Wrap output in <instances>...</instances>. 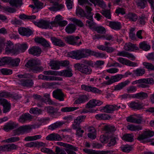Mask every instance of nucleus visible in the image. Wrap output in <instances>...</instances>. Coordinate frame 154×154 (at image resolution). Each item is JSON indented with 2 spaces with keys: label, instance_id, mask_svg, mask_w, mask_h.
Instances as JSON below:
<instances>
[{
  "label": "nucleus",
  "instance_id": "nucleus-40",
  "mask_svg": "<svg viewBox=\"0 0 154 154\" xmlns=\"http://www.w3.org/2000/svg\"><path fill=\"white\" fill-rule=\"evenodd\" d=\"M95 118L96 119L98 120H105L109 119L111 118V117L107 114L102 113L97 114L95 116Z\"/></svg>",
  "mask_w": 154,
  "mask_h": 154
},
{
  "label": "nucleus",
  "instance_id": "nucleus-55",
  "mask_svg": "<svg viewBox=\"0 0 154 154\" xmlns=\"http://www.w3.org/2000/svg\"><path fill=\"white\" fill-rule=\"evenodd\" d=\"M133 72L137 76H141L145 74V70L143 68H138L133 70Z\"/></svg>",
  "mask_w": 154,
  "mask_h": 154
},
{
  "label": "nucleus",
  "instance_id": "nucleus-57",
  "mask_svg": "<svg viewBox=\"0 0 154 154\" xmlns=\"http://www.w3.org/2000/svg\"><path fill=\"white\" fill-rule=\"evenodd\" d=\"M29 112L31 114L34 115H39L42 113V110L40 109H38L37 108H30Z\"/></svg>",
  "mask_w": 154,
  "mask_h": 154
},
{
  "label": "nucleus",
  "instance_id": "nucleus-22",
  "mask_svg": "<svg viewBox=\"0 0 154 154\" xmlns=\"http://www.w3.org/2000/svg\"><path fill=\"white\" fill-rule=\"evenodd\" d=\"M124 49L125 50L130 51H134L135 50H138V48L136 44H133L131 42H128L125 44Z\"/></svg>",
  "mask_w": 154,
  "mask_h": 154
},
{
  "label": "nucleus",
  "instance_id": "nucleus-4",
  "mask_svg": "<svg viewBox=\"0 0 154 154\" xmlns=\"http://www.w3.org/2000/svg\"><path fill=\"white\" fill-rule=\"evenodd\" d=\"M82 89L88 92H91L96 94H100L102 91L95 87L85 85H82L81 86Z\"/></svg>",
  "mask_w": 154,
  "mask_h": 154
},
{
  "label": "nucleus",
  "instance_id": "nucleus-20",
  "mask_svg": "<svg viewBox=\"0 0 154 154\" xmlns=\"http://www.w3.org/2000/svg\"><path fill=\"white\" fill-rule=\"evenodd\" d=\"M72 70L71 69H68L59 72L58 75L66 77H70L73 75Z\"/></svg>",
  "mask_w": 154,
  "mask_h": 154
},
{
  "label": "nucleus",
  "instance_id": "nucleus-26",
  "mask_svg": "<svg viewBox=\"0 0 154 154\" xmlns=\"http://www.w3.org/2000/svg\"><path fill=\"white\" fill-rule=\"evenodd\" d=\"M76 29L75 25L72 23L69 24L65 28V31L68 34H71L74 33Z\"/></svg>",
  "mask_w": 154,
  "mask_h": 154
},
{
  "label": "nucleus",
  "instance_id": "nucleus-30",
  "mask_svg": "<svg viewBox=\"0 0 154 154\" xmlns=\"http://www.w3.org/2000/svg\"><path fill=\"white\" fill-rule=\"evenodd\" d=\"M88 100V97L86 95H80L79 97L75 101L74 104H79L83 103Z\"/></svg>",
  "mask_w": 154,
  "mask_h": 154
},
{
  "label": "nucleus",
  "instance_id": "nucleus-18",
  "mask_svg": "<svg viewBox=\"0 0 154 154\" xmlns=\"http://www.w3.org/2000/svg\"><path fill=\"white\" fill-rule=\"evenodd\" d=\"M122 78V75H120L112 76L111 77L109 80L105 81V83L107 85H110L113 83L119 81Z\"/></svg>",
  "mask_w": 154,
  "mask_h": 154
},
{
  "label": "nucleus",
  "instance_id": "nucleus-12",
  "mask_svg": "<svg viewBox=\"0 0 154 154\" xmlns=\"http://www.w3.org/2000/svg\"><path fill=\"white\" fill-rule=\"evenodd\" d=\"M19 33L21 35L29 37L33 34L32 30L25 27H20L18 29Z\"/></svg>",
  "mask_w": 154,
  "mask_h": 154
},
{
  "label": "nucleus",
  "instance_id": "nucleus-3",
  "mask_svg": "<svg viewBox=\"0 0 154 154\" xmlns=\"http://www.w3.org/2000/svg\"><path fill=\"white\" fill-rule=\"evenodd\" d=\"M34 23L39 27L43 29H52L53 27L51 21L41 19L38 22L34 21Z\"/></svg>",
  "mask_w": 154,
  "mask_h": 154
},
{
  "label": "nucleus",
  "instance_id": "nucleus-54",
  "mask_svg": "<svg viewBox=\"0 0 154 154\" xmlns=\"http://www.w3.org/2000/svg\"><path fill=\"white\" fill-rule=\"evenodd\" d=\"M76 14L77 16L81 17H86L87 16V14L85 13L83 10L79 7L77 8Z\"/></svg>",
  "mask_w": 154,
  "mask_h": 154
},
{
  "label": "nucleus",
  "instance_id": "nucleus-16",
  "mask_svg": "<svg viewBox=\"0 0 154 154\" xmlns=\"http://www.w3.org/2000/svg\"><path fill=\"white\" fill-rule=\"evenodd\" d=\"M17 145L14 144L5 145L0 146V151H10L17 149Z\"/></svg>",
  "mask_w": 154,
  "mask_h": 154
},
{
  "label": "nucleus",
  "instance_id": "nucleus-29",
  "mask_svg": "<svg viewBox=\"0 0 154 154\" xmlns=\"http://www.w3.org/2000/svg\"><path fill=\"white\" fill-rule=\"evenodd\" d=\"M132 97L133 98L140 100H143L147 98L148 97V95L147 93L141 92L136 94H133Z\"/></svg>",
  "mask_w": 154,
  "mask_h": 154
},
{
  "label": "nucleus",
  "instance_id": "nucleus-60",
  "mask_svg": "<svg viewBox=\"0 0 154 154\" xmlns=\"http://www.w3.org/2000/svg\"><path fill=\"white\" fill-rule=\"evenodd\" d=\"M142 79V83L148 85H153L154 84V80L152 78H143Z\"/></svg>",
  "mask_w": 154,
  "mask_h": 154
},
{
  "label": "nucleus",
  "instance_id": "nucleus-41",
  "mask_svg": "<svg viewBox=\"0 0 154 154\" xmlns=\"http://www.w3.org/2000/svg\"><path fill=\"white\" fill-rule=\"evenodd\" d=\"M129 107L132 108L134 109H142L143 107V105L138 103L135 102H131L129 105Z\"/></svg>",
  "mask_w": 154,
  "mask_h": 154
},
{
  "label": "nucleus",
  "instance_id": "nucleus-7",
  "mask_svg": "<svg viewBox=\"0 0 154 154\" xmlns=\"http://www.w3.org/2000/svg\"><path fill=\"white\" fill-rule=\"evenodd\" d=\"M33 118V116L28 113L23 114L20 116L19 121L23 123L31 121Z\"/></svg>",
  "mask_w": 154,
  "mask_h": 154
},
{
  "label": "nucleus",
  "instance_id": "nucleus-10",
  "mask_svg": "<svg viewBox=\"0 0 154 154\" xmlns=\"http://www.w3.org/2000/svg\"><path fill=\"white\" fill-rule=\"evenodd\" d=\"M6 52L8 54L13 53L17 54V51L14 48V45L13 43L10 41L7 42V43L6 47L5 48Z\"/></svg>",
  "mask_w": 154,
  "mask_h": 154
},
{
  "label": "nucleus",
  "instance_id": "nucleus-28",
  "mask_svg": "<svg viewBox=\"0 0 154 154\" xmlns=\"http://www.w3.org/2000/svg\"><path fill=\"white\" fill-rule=\"evenodd\" d=\"M82 58H85L90 55H92V51L89 49H80Z\"/></svg>",
  "mask_w": 154,
  "mask_h": 154
},
{
  "label": "nucleus",
  "instance_id": "nucleus-11",
  "mask_svg": "<svg viewBox=\"0 0 154 154\" xmlns=\"http://www.w3.org/2000/svg\"><path fill=\"white\" fill-rule=\"evenodd\" d=\"M101 110L103 112L110 113L112 112L117 110L116 104L106 105L102 107Z\"/></svg>",
  "mask_w": 154,
  "mask_h": 154
},
{
  "label": "nucleus",
  "instance_id": "nucleus-50",
  "mask_svg": "<svg viewBox=\"0 0 154 154\" xmlns=\"http://www.w3.org/2000/svg\"><path fill=\"white\" fill-rule=\"evenodd\" d=\"M9 3L12 6H20L22 4V0H10Z\"/></svg>",
  "mask_w": 154,
  "mask_h": 154
},
{
  "label": "nucleus",
  "instance_id": "nucleus-17",
  "mask_svg": "<svg viewBox=\"0 0 154 154\" xmlns=\"http://www.w3.org/2000/svg\"><path fill=\"white\" fill-rule=\"evenodd\" d=\"M0 97L5 98L11 97L14 99H17L19 98L17 94H11L5 91H0Z\"/></svg>",
  "mask_w": 154,
  "mask_h": 154
},
{
  "label": "nucleus",
  "instance_id": "nucleus-36",
  "mask_svg": "<svg viewBox=\"0 0 154 154\" xmlns=\"http://www.w3.org/2000/svg\"><path fill=\"white\" fill-rule=\"evenodd\" d=\"M20 82L22 85L27 87H31L34 84L33 81L31 79H22Z\"/></svg>",
  "mask_w": 154,
  "mask_h": 154
},
{
  "label": "nucleus",
  "instance_id": "nucleus-37",
  "mask_svg": "<svg viewBox=\"0 0 154 154\" xmlns=\"http://www.w3.org/2000/svg\"><path fill=\"white\" fill-rule=\"evenodd\" d=\"M64 123L61 122H57L49 126V129L53 131L59 128L63 125Z\"/></svg>",
  "mask_w": 154,
  "mask_h": 154
},
{
  "label": "nucleus",
  "instance_id": "nucleus-34",
  "mask_svg": "<svg viewBox=\"0 0 154 154\" xmlns=\"http://www.w3.org/2000/svg\"><path fill=\"white\" fill-rule=\"evenodd\" d=\"M130 83V81L128 80H126L124 82H121L115 86L114 90L116 91L121 90Z\"/></svg>",
  "mask_w": 154,
  "mask_h": 154
},
{
  "label": "nucleus",
  "instance_id": "nucleus-32",
  "mask_svg": "<svg viewBox=\"0 0 154 154\" xmlns=\"http://www.w3.org/2000/svg\"><path fill=\"white\" fill-rule=\"evenodd\" d=\"M57 144L58 145L63 146L70 149L73 150L75 151H77L78 150V148L77 147L69 144L59 142L57 143Z\"/></svg>",
  "mask_w": 154,
  "mask_h": 154
},
{
  "label": "nucleus",
  "instance_id": "nucleus-44",
  "mask_svg": "<svg viewBox=\"0 0 154 154\" xmlns=\"http://www.w3.org/2000/svg\"><path fill=\"white\" fill-rule=\"evenodd\" d=\"M126 17L129 20L132 21H136L138 18L137 15L133 13H130L127 14Z\"/></svg>",
  "mask_w": 154,
  "mask_h": 154
},
{
  "label": "nucleus",
  "instance_id": "nucleus-9",
  "mask_svg": "<svg viewBox=\"0 0 154 154\" xmlns=\"http://www.w3.org/2000/svg\"><path fill=\"white\" fill-rule=\"evenodd\" d=\"M103 102L98 100L93 99L90 100L86 104V107L92 108L96 106H99L102 104Z\"/></svg>",
  "mask_w": 154,
  "mask_h": 154
},
{
  "label": "nucleus",
  "instance_id": "nucleus-59",
  "mask_svg": "<svg viewBox=\"0 0 154 154\" xmlns=\"http://www.w3.org/2000/svg\"><path fill=\"white\" fill-rule=\"evenodd\" d=\"M79 109L78 107H67L62 108L61 111L62 112H72Z\"/></svg>",
  "mask_w": 154,
  "mask_h": 154
},
{
  "label": "nucleus",
  "instance_id": "nucleus-52",
  "mask_svg": "<svg viewBox=\"0 0 154 154\" xmlns=\"http://www.w3.org/2000/svg\"><path fill=\"white\" fill-rule=\"evenodd\" d=\"M143 65L144 67L147 69L149 71H154V65L151 63L143 62Z\"/></svg>",
  "mask_w": 154,
  "mask_h": 154
},
{
  "label": "nucleus",
  "instance_id": "nucleus-46",
  "mask_svg": "<svg viewBox=\"0 0 154 154\" xmlns=\"http://www.w3.org/2000/svg\"><path fill=\"white\" fill-rule=\"evenodd\" d=\"M103 129L106 133H112L115 131L116 129L114 126L109 125H105Z\"/></svg>",
  "mask_w": 154,
  "mask_h": 154
},
{
  "label": "nucleus",
  "instance_id": "nucleus-58",
  "mask_svg": "<svg viewBox=\"0 0 154 154\" xmlns=\"http://www.w3.org/2000/svg\"><path fill=\"white\" fill-rule=\"evenodd\" d=\"M94 30L97 33L103 34L105 33L106 30L105 28L102 26H97L94 28Z\"/></svg>",
  "mask_w": 154,
  "mask_h": 154
},
{
  "label": "nucleus",
  "instance_id": "nucleus-56",
  "mask_svg": "<svg viewBox=\"0 0 154 154\" xmlns=\"http://www.w3.org/2000/svg\"><path fill=\"white\" fill-rule=\"evenodd\" d=\"M137 139L142 143H145L148 141H150L143 132L142 134L139 135Z\"/></svg>",
  "mask_w": 154,
  "mask_h": 154
},
{
  "label": "nucleus",
  "instance_id": "nucleus-53",
  "mask_svg": "<svg viewBox=\"0 0 154 154\" xmlns=\"http://www.w3.org/2000/svg\"><path fill=\"white\" fill-rule=\"evenodd\" d=\"M90 1L95 5H97L100 7L103 8L105 6V4L103 0H90Z\"/></svg>",
  "mask_w": 154,
  "mask_h": 154
},
{
  "label": "nucleus",
  "instance_id": "nucleus-51",
  "mask_svg": "<svg viewBox=\"0 0 154 154\" xmlns=\"http://www.w3.org/2000/svg\"><path fill=\"white\" fill-rule=\"evenodd\" d=\"M9 57H4L0 58V66L9 65Z\"/></svg>",
  "mask_w": 154,
  "mask_h": 154
},
{
  "label": "nucleus",
  "instance_id": "nucleus-14",
  "mask_svg": "<svg viewBox=\"0 0 154 154\" xmlns=\"http://www.w3.org/2000/svg\"><path fill=\"white\" fill-rule=\"evenodd\" d=\"M85 118L86 116H78L74 120L73 123L72 125L73 128L75 129L78 128L80 124L84 121Z\"/></svg>",
  "mask_w": 154,
  "mask_h": 154
},
{
  "label": "nucleus",
  "instance_id": "nucleus-31",
  "mask_svg": "<svg viewBox=\"0 0 154 154\" xmlns=\"http://www.w3.org/2000/svg\"><path fill=\"white\" fill-rule=\"evenodd\" d=\"M35 42L41 44L45 47H48L50 46L48 42L43 38L37 37L35 38Z\"/></svg>",
  "mask_w": 154,
  "mask_h": 154
},
{
  "label": "nucleus",
  "instance_id": "nucleus-35",
  "mask_svg": "<svg viewBox=\"0 0 154 154\" xmlns=\"http://www.w3.org/2000/svg\"><path fill=\"white\" fill-rule=\"evenodd\" d=\"M127 129L131 131H139L142 129V127L140 125L130 124L127 125Z\"/></svg>",
  "mask_w": 154,
  "mask_h": 154
},
{
  "label": "nucleus",
  "instance_id": "nucleus-5",
  "mask_svg": "<svg viewBox=\"0 0 154 154\" xmlns=\"http://www.w3.org/2000/svg\"><path fill=\"white\" fill-rule=\"evenodd\" d=\"M31 131L30 125H25L21 126L14 131V133L17 135L20 134L29 133Z\"/></svg>",
  "mask_w": 154,
  "mask_h": 154
},
{
  "label": "nucleus",
  "instance_id": "nucleus-15",
  "mask_svg": "<svg viewBox=\"0 0 154 154\" xmlns=\"http://www.w3.org/2000/svg\"><path fill=\"white\" fill-rule=\"evenodd\" d=\"M45 109L47 113L51 116H60L61 115L60 112H58V109L57 108H54L52 106L47 107Z\"/></svg>",
  "mask_w": 154,
  "mask_h": 154
},
{
  "label": "nucleus",
  "instance_id": "nucleus-1",
  "mask_svg": "<svg viewBox=\"0 0 154 154\" xmlns=\"http://www.w3.org/2000/svg\"><path fill=\"white\" fill-rule=\"evenodd\" d=\"M74 67L82 73L86 75L91 74L92 72L91 69L88 65L83 63H77Z\"/></svg>",
  "mask_w": 154,
  "mask_h": 154
},
{
  "label": "nucleus",
  "instance_id": "nucleus-48",
  "mask_svg": "<svg viewBox=\"0 0 154 154\" xmlns=\"http://www.w3.org/2000/svg\"><path fill=\"white\" fill-rule=\"evenodd\" d=\"M42 136L41 135H37L33 136H29L26 137L24 140L26 141H32L41 139Z\"/></svg>",
  "mask_w": 154,
  "mask_h": 154
},
{
  "label": "nucleus",
  "instance_id": "nucleus-8",
  "mask_svg": "<svg viewBox=\"0 0 154 154\" xmlns=\"http://www.w3.org/2000/svg\"><path fill=\"white\" fill-rule=\"evenodd\" d=\"M68 56L72 58L79 60L82 59L80 50L72 51L67 53Z\"/></svg>",
  "mask_w": 154,
  "mask_h": 154
},
{
  "label": "nucleus",
  "instance_id": "nucleus-45",
  "mask_svg": "<svg viewBox=\"0 0 154 154\" xmlns=\"http://www.w3.org/2000/svg\"><path fill=\"white\" fill-rule=\"evenodd\" d=\"M62 20V16L60 14L57 15L54 21L51 22L53 27H57L58 26V24Z\"/></svg>",
  "mask_w": 154,
  "mask_h": 154
},
{
  "label": "nucleus",
  "instance_id": "nucleus-42",
  "mask_svg": "<svg viewBox=\"0 0 154 154\" xmlns=\"http://www.w3.org/2000/svg\"><path fill=\"white\" fill-rule=\"evenodd\" d=\"M50 66L51 67V69L54 70H57L60 68L59 61H57L52 60L49 63Z\"/></svg>",
  "mask_w": 154,
  "mask_h": 154
},
{
  "label": "nucleus",
  "instance_id": "nucleus-25",
  "mask_svg": "<svg viewBox=\"0 0 154 154\" xmlns=\"http://www.w3.org/2000/svg\"><path fill=\"white\" fill-rule=\"evenodd\" d=\"M40 61L39 60L35 59L29 60L25 64V66L28 68H32L33 66L39 65Z\"/></svg>",
  "mask_w": 154,
  "mask_h": 154
},
{
  "label": "nucleus",
  "instance_id": "nucleus-62",
  "mask_svg": "<svg viewBox=\"0 0 154 154\" xmlns=\"http://www.w3.org/2000/svg\"><path fill=\"white\" fill-rule=\"evenodd\" d=\"M2 109L4 113H6L10 111L11 109V104L8 102L4 105L3 106Z\"/></svg>",
  "mask_w": 154,
  "mask_h": 154
},
{
  "label": "nucleus",
  "instance_id": "nucleus-38",
  "mask_svg": "<svg viewBox=\"0 0 154 154\" xmlns=\"http://www.w3.org/2000/svg\"><path fill=\"white\" fill-rule=\"evenodd\" d=\"M139 46L140 49L145 51L149 50L151 48L150 46L145 41L140 42L139 44Z\"/></svg>",
  "mask_w": 154,
  "mask_h": 154
},
{
  "label": "nucleus",
  "instance_id": "nucleus-43",
  "mask_svg": "<svg viewBox=\"0 0 154 154\" xmlns=\"http://www.w3.org/2000/svg\"><path fill=\"white\" fill-rule=\"evenodd\" d=\"M86 18L88 19L86 21V25L90 28H91L95 25V23L93 20L92 15H87Z\"/></svg>",
  "mask_w": 154,
  "mask_h": 154
},
{
  "label": "nucleus",
  "instance_id": "nucleus-49",
  "mask_svg": "<svg viewBox=\"0 0 154 154\" xmlns=\"http://www.w3.org/2000/svg\"><path fill=\"white\" fill-rule=\"evenodd\" d=\"M122 139L123 140L130 142H132L134 140L133 136L130 134H125L122 137Z\"/></svg>",
  "mask_w": 154,
  "mask_h": 154
},
{
  "label": "nucleus",
  "instance_id": "nucleus-21",
  "mask_svg": "<svg viewBox=\"0 0 154 154\" xmlns=\"http://www.w3.org/2000/svg\"><path fill=\"white\" fill-rule=\"evenodd\" d=\"M117 55L118 56L127 57L131 60H134L135 59V57L133 55L125 51L118 52Z\"/></svg>",
  "mask_w": 154,
  "mask_h": 154
},
{
  "label": "nucleus",
  "instance_id": "nucleus-39",
  "mask_svg": "<svg viewBox=\"0 0 154 154\" xmlns=\"http://www.w3.org/2000/svg\"><path fill=\"white\" fill-rule=\"evenodd\" d=\"M9 65L13 66H19L20 61V59L19 58L12 59L9 57Z\"/></svg>",
  "mask_w": 154,
  "mask_h": 154
},
{
  "label": "nucleus",
  "instance_id": "nucleus-33",
  "mask_svg": "<svg viewBox=\"0 0 154 154\" xmlns=\"http://www.w3.org/2000/svg\"><path fill=\"white\" fill-rule=\"evenodd\" d=\"M126 120L128 122L137 124H140L142 121L140 119H137L134 117V116L132 115L127 117Z\"/></svg>",
  "mask_w": 154,
  "mask_h": 154
},
{
  "label": "nucleus",
  "instance_id": "nucleus-47",
  "mask_svg": "<svg viewBox=\"0 0 154 154\" xmlns=\"http://www.w3.org/2000/svg\"><path fill=\"white\" fill-rule=\"evenodd\" d=\"M101 14L108 19H111V10L110 9H103L100 11Z\"/></svg>",
  "mask_w": 154,
  "mask_h": 154
},
{
  "label": "nucleus",
  "instance_id": "nucleus-13",
  "mask_svg": "<svg viewBox=\"0 0 154 154\" xmlns=\"http://www.w3.org/2000/svg\"><path fill=\"white\" fill-rule=\"evenodd\" d=\"M47 140L61 141L62 140L61 137L58 134L52 133L47 136L45 138Z\"/></svg>",
  "mask_w": 154,
  "mask_h": 154
},
{
  "label": "nucleus",
  "instance_id": "nucleus-23",
  "mask_svg": "<svg viewBox=\"0 0 154 154\" xmlns=\"http://www.w3.org/2000/svg\"><path fill=\"white\" fill-rule=\"evenodd\" d=\"M109 26L112 29L116 30H119L122 28L121 23L118 21H109Z\"/></svg>",
  "mask_w": 154,
  "mask_h": 154
},
{
  "label": "nucleus",
  "instance_id": "nucleus-61",
  "mask_svg": "<svg viewBox=\"0 0 154 154\" xmlns=\"http://www.w3.org/2000/svg\"><path fill=\"white\" fill-rule=\"evenodd\" d=\"M28 46L27 44L24 43L19 44L18 45V50L21 52H24L28 48Z\"/></svg>",
  "mask_w": 154,
  "mask_h": 154
},
{
  "label": "nucleus",
  "instance_id": "nucleus-2",
  "mask_svg": "<svg viewBox=\"0 0 154 154\" xmlns=\"http://www.w3.org/2000/svg\"><path fill=\"white\" fill-rule=\"evenodd\" d=\"M64 39L67 43L72 45L79 46L82 44L81 40H79L80 38L79 36L69 35L65 37Z\"/></svg>",
  "mask_w": 154,
  "mask_h": 154
},
{
  "label": "nucleus",
  "instance_id": "nucleus-63",
  "mask_svg": "<svg viewBox=\"0 0 154 154\" xmlns=\"http://www.w3.org/2000/svg\"><path fill=\"white\" fill-rule=\"evenodd\" d=\"M30 70L34 73H37L43 71L44 70V68L41 66H34L30 68Z\"/></svg>",
  "mask_w": 154,
  "mask_h": 154
},
{
  "label": "nucleus",
  "instance_id": "nucleus-64",
  "mask_svg": "<svg viewBox=\"0 0 154 154\" xmlns=\"http://www.w3.org/2000/svg\"><path fill=\"white\" fill-rule=\"evenodd\" d=\"M70 20L76 25L80 27H82L84 26L83 22L80 20L75 18H71Z\"/></svg>",
  "mask_w": 154,
  "mask_h": 154
},
{
  "label": "nucleus",
  "instance_id": "nucleus-19",
  "mask_svg": "<svg viewBox=\"0 0 154 154\" xmlns=\"http://www.w3.org/2000/svg\"><path fill=\"white\" fill-rule=\"evenodd\" d=\"M17 125V124L16 123L12 121H10L4 125L3 129L5 131L8 132L15 128Z\"/></svg>",
  "mask_w": 154,
  "mask_h": 154
},
{
  "label": "nucleus",
  "instance_id": "nucleus-6",
  "mask_svg": "<svg viewBox=\"0 0 154 154\" xmlns=\"http://www.w3.org/2000/svg\"><path fill=\"white\" fill-rule=\"evenodd\" d=\"M52 95L54 98L59 101H63L64 100V94L60 89H57L54 91L52 93Z\"/></svg>",
  "mask_w": 154,
  "mask_h": 154
},
{
  "label": "nucleus",
  "instance_id": "nucleus-27",
  "mask_svg": "<svg viewBox=\"0 0 154 154\" xmlns=\"http://www.w3.org/2000/svg\"><path fill=\"white\" fill-rule=\"evenodd\" d=\"M52 42L54 45L59 47H63L65 46V44L60 39L55 37H52L51 38Z\"/></svg>",
  "mask_w": 154,
  "mask_h": 154
},
{
  "label": "nucleus",
  "instance_id": "nucleus-24",
  "mask_svg": "<svg viewBox=\"0 0 154 154\" xmlns=\"http://www.w3.org/2000/svg\"><path fill=\"white\" fill-rule=\"evenodd\" d=\"M29 53L34 56H39L42 52L41 49L37 47H33L28 50Z\"/></svg>",
  "mask_w": 154,
  "mask_h": 154
}]
</instances>
